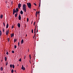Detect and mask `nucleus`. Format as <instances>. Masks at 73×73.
Here are the masks:
<instances>
[{
    "label": "nucleus",
    "mask_w": 73,
    "mask_h": 73,
    "mask_svg": "<svg viewBox=\"0 0 73 73\" xmlns=\"http://www.w3.org/2000/svg\"><path fill=\"white\" fill-rule=\"evenodd\" d=\"M18 7L19 9H20V7H21V4L19 3L18 4Z\"/></svg>",
    "instance_id": "nucleus-4"
},
{
    "label": "nucleus",
    "mask_w": 73,
    "mask_h": 73,
    "mask_svg": "<svg viewBox=\"0 0 73 73\" xmlns=\"http://www.w3.org/2000/svg\"><path fill=\"white\" fill-rule=\"evenodd\" d=\"M37 31L36 32L37 33L38 32V27H37Z\"/></svg>",
    "instance_id": "nucleus-35"
},
{
    "label": "nucleus",
    "mask_w": 73,
    "mask_h": 73,
    "mask_svg": "<svg viewBox=\"0 0 73 73\" xmlns=\"http://www.w3.org/2000/svg\"><path fill=\"white\" fill-rule=\"evenodd\" d=\"M15 13H17L16 10H15V9H14L13 10V15H15Z\"/></svg>",
    "instance_id": "nucleus-3"
},
{
    "label": "nucleus",
    "mask_w": 73,
    "mask_h": 73,
    "mask_svg": "<svg viewBox=\"0 0 73 73\" xmlns=\"http://www.w3.org/2000/svg\"><path fill=\"white\" fill-rule=\"evenodd\" d=\"M29 62H30V64H31V60H29Z\"/></svg>",
    "instance_id": "nucleus-46"
},
{
    "label": "nucleus",
    "mask_w": 73,
    "mask_h": 73,
    "mask_svg": "<svg viewBox=\"0 0 73 73\" xmlns=\"http://www.w3.org/2000/svg\"><path fill=\"white\" fill-rule=\"evenodd\" d=\"M8 62H7V63H6V65L7 66V65H8Z\"/></svg>",
    "instance_id": "nucleus-33"
},
{
    "label": "nucleus",
    "mask_w": 73,
    "mask_h": 73,
    "mask_svg": "<svg viewBox=\"0 0 73 73\" xmlns=\"http://www.w3.org/2000/svg\"><path fill=\"white\" fill-rule=\"evenodd\" d=\"M34 10H35V11H36V9H34Z\"/></svg>",
    "instance_id": "nucleus-50"
},
{
    "label": "nucleus",
    "mask_w": 73,
    "mask_h": 73,
    "mask_svg": "<svg viewBox=\"0 0 73 73\" xmlns=\"http://www.w3.org/2000/svg\"><path fill=\"white\" fill-rule=\"evenodd\" d=\"M13 3V2L12 1L11 2V4L12 5V3Z\"/></svg>",
    "instance_id": "nucleus-43"
},
{
    "label": "nucleus",
    "mask_w": 73,
    "mask_h": 73,
    "mask_svg": "<svg viewBox=\"0 0 73 73\" xmlns=\"http://www.w3.org/2000/svg\"><path fill=\"white\" fill-rule=\"evenodd\" d=\"M25 27H26V25H25Z\"/></svg>",
    "instance_id": "nucleus-56"
},
{
    "label": "nucleus",
    "mask_w": 73,
    "mask_h": 73,
    "mask_svg": "<svg viewBox=\"0 0 73 73\" xmlns=\"http://www.w3.org/2000/svg\"><path fill=\"white\" fill-rule=\"evenodd\" d=\"M20 13L21 15H23V11H21Z\"/></svg>",
    "instance_id": "nucleus-11"
},
{
    "label": "nucleus",
    "mask_w": 73,
    "mask_h": 73,
    "mask_svg": "<svg viewBox=\"0 0 73 73\" xmlns=\"http://www.w3.org/2000/svg\"><path fill=\"white\" fill-rule=\"evenodd\" d=\"M13 69H14L15 68V65L14 64H13Z\"/></svg>",
    "instance_id": "nucleus-22"
},
{
    "label": "nucleus",
    "mask_w": 73,
    "mask_h": 73,
    "mask_svg": "<svg viewBox=\"0 0 73 73\" xmlns=\"http://www.w3.org/2000/svg\"><path fill=\"white\" fill-rule=\"evenodd\" d=\"M35 28H36V26H35Z\"/></svg>",
    "instance_id": "nucleus-52"
},
{
    "label": "nucleus",
    "mask_w": 73,
    "mask_h": 73,
    "mask_svg": "<svg viewBox=\"0 0 73 73\" xmlns=\"http://www.w3.org/2000/svg\"><path fill=\"white\" fill-rule=\"evenodd\" d=\"M16 73H17V72H16Z\"/></svg>",
    "instance_id": "nucleus-59"
},
{
    "label": "nucleus",
    "mask_w": 73,
    "mask_h": 73,
    "mask_svg": "<svg viewBox=\"0 0 73 73\" xmlns=\"http://www.w3.org/2000/svg\"><path fill=\"white\" fill-rule=\"evenodd\" d=\"M37 14H38V12L36 11V17H37Z\"/></svg>",
    "instance_id": "nucleus-13"
},
{
    "label": "nucleus",
    "mask_w": 73,
    "mask_h": 73,
    "mask_svg": "<svg viewBox=\"0 0 73 73\" xmlns=\"http://www.w3.org/2000/svg\"><path fill=\"white\" fill-rule=\"evenodd\" d=\"M14 72H16V70H15Z\"/></svg>",
    "instance_id": "nucleus-47"
},
{
    "label": "nucleus",
    "mask_w": 73,
    "mask_h": 73,
    "mask_svg": "<svg viewBox=\"0 0 73 73\" xmlns=\"http://www.w3.org/2000/svg\"><path fill=\"white\" fill-rule=\"evenodd\" d=\"M8 33H9V30H7L6 33V34L7 36L8 34Z\"/></svg>",
    "instance_id": "nucleus-7"
},
{
    "label": "nucleus",
    "mask_w": 73,
    "mask_h": 73,
    "mask_svg": "<svg viewBox=\"0 0 73 73\" xmlns=\"http://www.w3.org/2000/svg\"><path fill=\"white\" fill-rule=\"evenodd\" d=\"M21 15H19L18 17V19L19 20H21Z\"/></svg>",
    "instance_id": "nucleus-6"
},
{
    "label": "nucleus",
    "mask_w": 73,
    "mask_h": 73,
    "mask_svg": "<svg viewBox=\"0 0 73 73\" xmlns=\"http://www.w3.org/2000/svg\"><path fill=\"white\" fill-rule=\"evenodd\" d=\"M24 42V40H23V39H22L21 41V44H23Z\"/></svg>",
    "instance_id": "nucleus-17"
},
{
    "label": "nucleus",
    "mask_w": 73,
    "mask_h": 73,
    "mask_svg": "<svg viewBox=\"0 0 73 73\" xmlns=\"http://www.w3.org/2000/svg\"><path fill=\"white\" fill-rule=\"evenodd\" d=\"M34 4L35 5V6H37V5H36V4L34 3Z\"/></svg>",
    "instance_id": "nucleus-34"
},
{
    "label": "nucleus",
    "mask_w": 73,
    "mask_h": 73,
    "mask_svg": "<svg viewBox=\"0 0 73 73\" xmlns=\"http://www.w3.org/2000/svg\"><path fill=\"white\" fill-rule=\"evenodd\" d=\"M32 23H33V21H32V22L31 23V24H32Z\"/></svg>",
    "instance_id": "nucleus-53"
},
{
    "label": "nucleus",
    "mask_w": 73,
    "mask_h": 73,
    "mask_svg": "<svg viewBox=\"0 0 73 73\" xmlns=\"http://www.w3.org/2000/svg\"><path fill=\"white\" fill-rule=\"evenodd\" d=\"M6 54H7V55H8V52H6Z\"/></svg>",
    "instance_id": "nucleus-38"
},
{
    "label": "nucleus",
    "mask_w": 73,
    "mask_h": 73,
    "mask_svg": "<svg viewBox=\"0 0 73 73\" xmlns=\"http://www.w3.org/2000/svg\"><path fill=\"white\" fill-rule=\"evenodd\" d=\"M36 28H35V29H34V31H36Z\"/></svg>",
    "instance_id": "nucleus-44"
},
{
    "label": "nucleus",
    "mask_w": 73,
    "mask_h": 73,
    "mask_svg": "<svg viewBox=\"0 0 73 73\" xmlns=\"http://www.w3.org/2000/svg\"><path fill=\"white\" fill-rule=\"evenodd\" d=\"M41 4V1H40V4H39V7L40 8V4Z\"/></svg>",
    "instance_id": "nucleus-21"
},
{
    "label": "nucleus",
    "mask_w": 73,
    "mask_h": 73,
    "mask_svg": "<svg viewBox=\"0 0 73 73\" xmlns=\"http://www.w3.org/2000/svg\"><path fill=\"white\" fill-rule=\"evenodd\" d=\"M39 9H40V8H39Z\"/></svg>",
    "instance_id": "nucleus-57"
},
{
    "label": "nucleus",
    "mask_w": 73,
    "mask_h": 73,
    "mask_svg": "<svg viewBox=\"0 0 73 73\" xmlns=\"http://www.w3.org/2000/svg\"><path fill=\"white\" fill-rule=\"evenodd\" d=\"M35 22L34 23V25H35Z\"/></svg>",
    "instance_id": "nucleus-42"
},
{
    "label": "nucleus",
    "mask_w": 73,
    "mask_h": 73,
    "mask_svg": "<svg viewBox=\"0 0 73 73\" xmlns=\"http://www.w3.org/2000/svg\"><path fill=\"white\" fill-rule=\"evenodd\" d=\"M3 26H4V27H5V23H3Z\"/></svg>",
    "instance_id": "nucleus-28"
},
{
    "label": "nucleus",
    "mask_w": 73,
    "mask_h": 73,
    "mask_svg": "<svg viewBox=\"0 0 73 73\" xmlns=\"http://www.w3.org/2000/svg\"><path fill=\"white\" fill-rule=\"evenodd\" d=\"M3 67H1V71H3Z\"/></svg>",
    "instance_id": "nucleus-15"
},
{
    "label": "nucleus",
    "mask_w": 73,
    "mask_h": 73,
    "mask_svg": "<svg viewBox=\"0 0 73 73\" xmlns=\"http://www.w3.org/2000/svg\"><path fill=\"white\" fill-rule=\"evenodd\" d=\"M13 27H14V26H13V25L12 26V27H11V28H12V29H13Z\"/></svg>",
    "instance_id": "nucleus-37"
},
{
    "label": "nucleus",
    "mask_w": 73,
    "mask_h": 73,
    "mask_svg": "<svg viewBox=\"0 0 73 73\" xmlns=\"http://www.w3.org/2000/svg\"><path fill=\"white\" fill-rule=\"evenodd\" d=\"M13 72H14V70H13L12 69L11 70V73H13Z\"/></svg>",
    "instance_id": "nucleus-24"
},
{
    "label": "nucleus",
    "mask_w": 73,
    "mask_h": 73,
    "mask_svg": "<svg viewBox=\"0 0 73 73\" xmlns=\"http://www.w3.org/2000/svg\"><path fill=\"white\" fill-rule=\"evenodd\" d=\"M35 35H36V34H34V37H35Z\"/></svg>",
    "instance_id": "nucleus-48"
},
{
    "label": "nucleus",
    "mask_w": 73,
    "mask_h": 73,
    "mask_svg": "<svg viewBox=\"0 0 73 73\" xmlns=\"http://www.w3.org/2000/svg\"><path fill=\"white\" fill-rule=\"evenodd\" d=\"M19 61H20V62H21V58H20L19 60Z\"/></svg>",
    "instance_id": "nucleus-26"
},
{
    "label": "nucleus",
    "mask_w": 73,
    "mask_h": 73,
    "mask_svg": "<svg viewBox=\"0 0 73 73\" xmlns=\"http://www.w3.org/2000/svg\"><path fill=\"white\" fill-rule=\"evenodd\" d=\"M17 16V13H16V14H15V17H16Z\"/></svg>",
    "instance_id": "nucleus-14"
},
{
    "label": "nucleus",
    "mask_w": 73,
    "mask_h": 73,
    "mask_svg": "<svg viewBox=\"0 0 73 73\" xmlns=\"http://www.w3.org/2000/svg\"><path fill=\"white\" fill-rule=\"evenodd\" d=\"M12 53H15V52L14 51V50L12 51Z\"/></svg>",
    "instance_id": "nucleus-27"
},
{
    "label": "nucleus",
    "mask_w": 73,
    "mask_h": 73,
    "mask_svg": "<svg viewBox=\"0 0 73 73\" xmlns=\"http://www.w3.org/2000/svg\"><path fill=\"white\" fill-rule=\"evenodd\" d=\"M29 57H31V54L29 55Z\"/></svg>",
    "instance_id": "nucleus-39"
},
{
    "label": "nucleus",
    "mask_w": 73,
    "mask_h": 73,
    "mask_svg": "<svg viewBox=\"0 0 73 73\" xmlns=\"http://www.w3.org/2000/svg\"><path fill=\"white\" fill-rule=\"evenodd\" d=\"M8 27H9V25H8V24H7V25H6V28H8Z\"/></svg>",
    "instance_id": "nucleus-12"
},
{
    "label": "nucleus",
    "mask_w": 73,
    "mask_h": 73,
    "mask_svg": "<svg viewBox=\"0 0 73 73\" xmlns=\"http://www.w3.org/2000/svg\"><path fill=\"white\" fill-rule=\"evenodd\" d=\"M28 52H29V49H28Z\"/></svg>",
    "instance_id": "nucleus-54"
},
{
    "label": "nucleus",
    "mask_w": 73,
    "mask_h": 73,
    "mask_svg": "<svg viewBox=\"0 0 73 73\" xmlns=\"http://www.w3.org/2000/svg\"><path fill=\"white\" fill-rule=\"evenodd\" d=\"M25 58H26V57H25V56L24 58V59H25Z\"/></svg>",
    "instance_id": "nucleus-40"
},
{
    "label": "nucleus",
    "mask_w": 73,
    "mask_h": 73,
    "mask_svg": "<svg viewBox=\"0 0 73 73\" xmlns=\"http://www.w3.org/2000/svg\"><path fill=\"white\" fill-rule=\"evenodd\" d=\"M5 61H6L7 60V57H5Z\"/></svg>",
    "instance_id": "nucleus-19"
},
{
    "label": "nucleus",
    "mask_w": 73,
    "mask_h": 73,
    "mask_svg": "<svg viewBox=\"0 0 73 73\" xmlns=\"http://www.w3.org/2000/svg\"><path fill=\"white\" fill-rule=\"evenodd\" d=\"M16 48H17V46H16V45H15V46H14V48L15 49H16Z\"/></svg>",
    "instance_id": "nucleus-23"
},
{
    "label": "nucleus",
    "mask_w": 73,
    "mask_h": 73,
    "mask_svg": "<svg viewBox=\"0 0 73 73\" xmlns=\"http://www.w3.org/2000/svg\"><path fill=\"white\" fill-rule=\"evenodd\" d=\"M27 22L28 21H29V18H27Z\"/></svg>",
    "instance_id": "nucleus-32"
},
{
    "label": "nucleus",
    "mask_w": 73,
    "mask_h": 73,
    "mask_svg": "<svg viewBox=\"0 0 73 73\" xmlns=\"http://www.w3.org/2000/svg\"><path fill=\"white\" fill-rule=\"evenodd\" d=\"M1 30H0V36H1Z\"/></svg>",
    "instance_id": "nucleus-18"
},
{
    "label": "nucleus",
    "mask_w": 73,
    "mask_h": 73,
    "mask_svg": "<svg viewBox=\"0 0 73 73\" xmlns=\"http://www.w3.org/2000/svg\"><path fill=\"white\" fill-rule=\"evenodd\" d=\"M7 40H8V42H9V38H7Z\"/></svg>",
    "instance_id": "nucleus-30"
},
{
    "label": "nucleus",
    "mask_w": 73,
    "mask_h": 73,
    "mask_svg": "<svg viewBox=\"0 0 73 73\" xmlns=\"http://www.w3.org/2000/svg\"><path fill=\"white\" fill-rule=\"evenodd\" d=\"M30 59L31 60V57H30Z\"/></svg>",
    "instance_id": "nucleus-45"
},
{
    "label": "nucleus",
    "mask_w": 73,
    "mask_h": 73,
    "mask_svg": "<svg viewBox=\"0 0 73 73\" xmlns=\"http://www.w3.org/2000/svg\"><path fill=\"white\" fill-rule=\"evenodd\" d=\"M18 46H20V42H18Z\"/></svg>",
    "instance_id": "nucleus-36"
},
{
    "label": "nucleus",
    "mask_w": 73,
    "mask_h": 73,
    "mask_svg": "<svg viewBox=\"0 0 73 73\" xmlns=\"http://www.w3.org/2000/svg\"><path fill=\"white\" fill-rule=\"evenodd\" d=\"M3 32H4V28L3 29Z\"/></svg>",
    "instance_id": "nucleus-31"
},
{
    "label": "nucleus",
    "mask_w": 73,
    "mask_h": 73,
    "mask_svg": "<svg viewBox=\"0 0 73 73\" xmlns=\"http://www.w3.org/2000/svg\"><path fill=\"white\" fill-rule=\"evenodd\" d=\"M3 15H1L0 16L1 19H2V18H3Z\"/></svg>",
    "instance_id": "nucleus-16"
},
{
    "label": "nucleus",
    "mask_w": 73,
    "mask_h": 73,
    "mask_svg": "<svg viewBox=\"0 0 73 73\" xmlns=\"http://www.w3.org/2000/svg\"><path fill=\"white\" fill-rule=\"evenodd\" d=\"M3 73H4V72H3Z\"/></svg>",
    "instance_id": "nucleus-58"
},
{
    "label": "nucleus",
    "mask_w": 73,
    "mask_h": 73,
    "mask_svg": "<svg viewBox=\"0 0 73 73\" xmlns=\"http://www.w3.org/2000/svg\"><path fill=\"white\" fill-rule=\"evenodd\" d=\"M33 38H35V37L33 36Z\"/></svg>",
    "instance_id": "nucleus-51"
},
{
    "label": "nucleus",
    "mask_w": 73,
    "mask_h": 73,
    "mask_svg": "<svg viewBox=\"0 0 73 73\" xmlns=\"http://www.w3.org/2000/svg\"><path fill=\"white\" fill-rule=\"evenodd\" d=\"M27 4L28 8H29L30 9H31V6L32 5H31V3H27Z\"/></svg>",
    "instance_id": "nucleus-2"
},
{
    "label": "nucleus",
    "mask_w": 73,
    "mask_h": 73,
    "mask_svg": "<svg viewBox=\"0 0 73 73\" xmlns=\"http://www.w3.org/2000/svg\"><path fill=\"white\" fill-rule=\"evenodd\" d=\"M16 11L17 12V13H18V11H19V8H16Z\"/></svg>",
    "instance_id": "nucleus-10"
},
{
    "label": "nucleus",
    "mask_w": 73,
    "mask_h": 73,
    "mask_svg": "<svg viewBox=\"0 0 73 73\" xmlns=\"http://www.w3.org/2000/svg\"><path fill=\"white\" fill-rule=\"evenodd\" d=\"M23 10L25 12H26L27 10V8L26 7V5L25 4L23 5Z\"/></svg>",
    "instance_id": "nucleus-1"
},
{
    "label": "nucleus",
    "mask_w": 73,
    "mask_h": 73,
    "mask_svg": "<svg viewBox=\"0 0 73 73\" xmlns=\"http://www.w3.org/2000/svg\"><path fill=\"white\" fill-rule=\"evenodd\" d=\"M17 26H18V28H20V23H18Z\"/></svg>",
    "instance_id": "nucleus-9"
},
{
    "label": "nucleus",
    "mask_w": 73,
    "mask_h": 73,
    "mask_svg": "<svg viewBox=\"0 0 73 73\" xmlns=\"http://www.w3.org/2000/svg\"><path fill=\"white\" fill-rule=\"evenodd\" d=\"M21 69H23V70H25V67H24V66L22 65Z\"/></svg>",
    "instance_id": "nucleus-5"
},
{
    "label": "nucleus",
    "mask_w": 73,
    "mask_h": 73,
    "mask_svg": "<svg viewBox=\"0 0 73 73\" xmlns=\"http://www.w3.org/2000/svg\"><path fill=\"white\" fill-rule=\"evenodd\" d=\"M26 36H27V35H26Z\"/></svg>",
    "instance_id": "nucleus-55"
},
{
    "label": "nucleus",
    "mask_w": 73,
    "mask_h": 73,
    "mask_svg": "<svg viewBox=\"0 0 73 73\" xmlns=\"http://www.w3.org/2000/svg\"><path fill=\"white\" fill-rule=\"evenodd\" d=\"M31 32H32V33H33V29H32Z\"/></svg>",
    "instance_id": "nucleus-29"
},
{
    "label": "nucleus",
    "mask_w": 73,
    "mask_h": 73,
    "mask_svg": "<svg viewBox=\"0 0 73 73\" xmlns=\"http://www.w3.org/2000/svg\"><path fill=\"white\" fill-rule=\"evenodd\" d=\"M40 13V12H38V13Z\"/></svg>",
    "instance_id": "nucleus-49"
},
{
    "label": "nucleus",
    "mask_w": 73,
    "mask_h": 73,
    "mask_svg": "<svg viewBox=\"0 0 73 73\" xmlns=\"http://www.w3.org/2000/svg\"><path fill=\"white\" fill-rule=\"evenodd\" d=\"M14 36V33H13L12 34H11V37L12 38Z\"/></svg>",
    "instance_id": "nucleus-8"
},
{
    "label": "nucleus",
    "mask_w": 73,
    "mask_h": 73,
    "mask_svg": "<svg viewBox=\"0 0 73 73\" xmlns=\"http://www.w3.org/2000/svg\"><path fill=\"white\" fill-rule=\"evenodd\" d=\"M35 31V32H34L35 34H36V31Z\"/></svg>",
    "instance_id": "nucleus-41"
},
{
    "label": "nucleus",
    "mask_w": 73,
    "mask_h": 73,
    "mask_svg": "<svg viewBox=\"0 0 73 73\" xmlns=\"http://www.w3.org/2000/svg\"><path fill=\"white\" fill-rule=\"evenodd\" d=\"M10 68H12V64H10Z\"/></svg>",
    "instance_id": "nucleus-25"
},
{
    "label": "nucleus",
    "mask_w": 73,
    "mask_h": 73,
    "mask_svg": "<svg viewBox=\"0 0 73 73\" xmlns=\"http://www.w3.org/2000/svg\"><path fill=\"white\" fill-rule=\"evenodd\" d=\"M17 41V39H14V42H16V41Z\"/></svg>",
    "instance_id": "nucleus-20"
}]
</instances>
